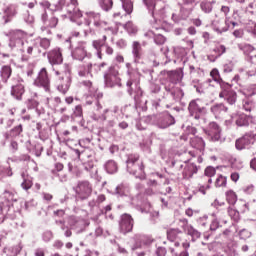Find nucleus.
<instances>
[{"label":"nucleus","mask_w":256,"mask_h":256,"mask_svg":"<svg viewBox=\"0 0 256 256\" xmlns=\"http://www.w3.org/2000/svg\"><path fill=\"white\" fill-rule=\"evenodd\" d=\"M27 33L23 30H16L11 34L9 47L14 51L16 57L22 61L27 62L33 55V49L39 45L42 49H49L51 47V40L47 38H38L33 45L29 44Z\"/></svg>","instance_id":"obj_1"},{"label":"nucleus","mask_w":256,"mask_h":256,"mask_svg":"<svg viewBox=\"0 0 256 256\" xmlns=\"http://www.w3.org/2000/svg\"><path fill=\"white\" fill-rule=\"evenodd\" d=\"M54 73L60 81L57 89L65 95L69 91V87H71V68L69 64L60 65L57 69H54Z\"/></svg>","instance_id":"obj_2"},{"label":"nucleus","mask_w":256,"mask_h":256,"mask_svg":"<svg viewBox=\"0 0 256 256\" xmlns=\"http://www.w3.org/2000/svg\"><path fill=\"white\" fill-rule=\"evenodd\" d=\"M79 2L77 0H70L66 6L63 7V1L59 2L56 5H50L51 11H61L65 10L68 13L71 21H77L83 17V13L79 10Z\"/></svg>","instance_id":"obj_3"},{"label":"nucleus","mask_w":256,"mask_h":256,"mask_svg":"<svg viewBox=\"0 0 256 256\" xmlns=\"http://www.w3.org/2000/svg\"><path fill=\"white\" fill-rule=\"evenodd\" d=\"M91 21H93L94 27L98 31H111L113 33V28L107 27V22L101 20V14L97 12H86L85 13V25L89 27L91 25Z\"/></svg>","instance_id":"obj_4"},{"label":"nucleus","mask_w":256,"mask_h":256,"mask_svg":"<svg viewBox=\"0 0 256 256\" xmlns=\"http://www.w3.org/2000/svg\"><path fill=\"white\" fill-rule=\"evenodd\" d=\"M216 173V170L212 166H208L204 171V176L200 178V182L198 184V191L202 193V195H206L207 191L211 189V183H213V177Z\"/></svg>","instance_id":"obj_5"},{"label":"nucleus","mask_w":256,"mask_h":256,"mask_svg":"<svg viewBox=\"0 0 256 256\" xmlns=\"http://www.w3.org/2000/svg\"><path fill=\"white\" fill-rule=\"evenodd\" d=\"M104 81L106 87H121V78L119 77V70L115 66H110L104 74Z\"/></svg>","instance_id":"obj_6"},{"label":"nucleus","mask_w":256,"mask_h":256,"mask_svg":"<svg viewBox=\"0 0 256 256\" xmlns=\"http://www.w3.org/2000/svg\"><path fill=\"white\" fill-rule=\"evenodd\" d=\"M137 161H139V155L130 154L126 161L127 171L130 172V174L132 175H137V173H139L140 177H143L145 175V172L143 171L144 169L143 164L141 165L135 164L137 163Z\"/></svg>","instance_id":"obj_7"},{"label":"nucleus","mask_w":256,"mask_h":256,"mask_svg":"<svg viewBox=\"0 0 256 256\" xmlns=\"http://www.w3.org/2000/svg\"><path fill=\"white\" fill-rule=\"evenodd\" d=\"M126 68H127V76H128V81L126 83L128 89V93L130 95H133V84L135 83V85H139V70L133 68V66H131V63H126Z\"/></svg>","instance_id":"obj_8"},{"label":"nucleus","mask_w":256,"mask_h":256,"mask_svg":"<svg viewBox=\"0 0 256 256\" xmlns=\"http://www.w3.org/2000/svg\"><path fill=\"white\" fill-rule=\"evenodd\" d=\"M256 142V130L247 132L243 137L236 140L235 147L238 151L247 149L250 145Z\"/></svg>","instance_id":"obj_9"},{"label":"nucleus","mask_w":256,"mask_h":256,"mask_svg":"<svg viewBox=\"0 0 256 256\" xmlns=\"http://www.w3.org/2000/svg\"><path fill=\"white\" fill-rule=\"evenodd\" d=\"M71 55L73 59H76L77 61H83L85 57H91V54L87 53V42H78L73 48Z\"/></svg>","instance_id":"obj_10"},{"label":"nucleus","mask_w":256,"mask_h":256,"mask_svg":"<svg viewBox=\"0 0 256 256\" xmlns=\"http://www.w3.org/2000/svg\"><path fill=\"white\" fill-rule=\"evenodd\" d=\"M4 197L7 199V201L0 203V211L2 215L13 217V212L15 211L13 209V204H11V201H13V193L5 191Z\"/></svg>","instance_id":"obj_11"},{"label":"nucleus","mask_w":256,"mask_h":256,"mask_svg":"<svg viewBox=\"0 0 256 256\" xmlns=\"http://www.w3.org/2000/svg\"><path fill=\"white\" fill-rule=\"evenodd\" d=\"M188 111L191 117H194L196 121H199V119H203V117L205 116V113H207V109H205V107L199 106V103H197V100H192L189 103Z\"/></svg>","instance_id":"obj_12"},{"label":"nucleus","mask_w":256,"mask_h":256,"mask_svg":"<svg viewBox=\"0 0 256 256\" xmlns=\"http://www.w3.org/2000/svg\"><path fill=\"white\" fill-rule=\"evenodd\" d=\"M34 85L36 87H42L45 91H50L51 82L49 81V76L47 75V69L42 68L38 74V77L34 80Z\"/></svg>","instance_id":"obj_13"},{"label":"nucleus","mask_w":256,"mask_h":256,"mask_svg":"<svg viewBox=\"0 0 256 256\" xmlns=\"http://www.w3.org/2000/svg\"><path fill=\"white\" fill-rule=\"evenodd\" d=\"M75 192L77 193L78 197H80V199H87L89 195L93 193V188L89 182L82 181L78 183Z\"/></svg>","instance_id":"obj_14"},{"label":"nucleus","mask_w":256,"mask_h":256,"mask_svg":"<svg viewBox=\"0 0 256 256\" xmlns=\"http://www.w3.org/2000/svg\"><path fill=\"white\" fill-rule=\"evenodd\" d=\"M120 231L125 235L133 231V217L129 214H123L119 223Z\"/></svg>","instance_id":"obj_15"},{"label":"nucleus","mask_w":256,"mask_h":256,"mask_svg":"<svg viewBox=\"0 0 256 256\" xmlns=\"http://www.w3.org/2000/svg\"><path fill=\"white\" fill-rule=\"evenodd\" d=\"M50 65H61L63 63V51L61 48H54L47 53Z\"/></svg>","instance_id":"obj_16"},{"label":"nucleus","mask_w":256,"mask_h":256,"mask_svg":"<svg viewBox=\"0 0 256 256\" xmlns=\"http://www.w3.org/2000/svg\"><path fill=\"white\" fill-rule=\"evenodd\" d=\"M232 121L236 123L238 127H248L250 123H253V117L246 114H233L231 116Z\"/></svg>","instance_id":"obj_17"},{"label":"nucleus","mask_w":256,"mask_h":256,"mask_svg":"<svg viewBox=\"0 0 256 256\" xmlns=\"http://www.w3.org/2000/svg\"><path fill=\"white\" fill-rule=\"evenodd\" d=\"M25 93V85L23 84V80H17L16 84L12 85L11 95L14 99L21 101L23 99V95Z\"/></svg>","instance_id":"obj_18"},{"label":"nucleus","mask_w":256,"mask_h":256,"mask_svg":"<svg viewBox=\"0 0 256 256\" xmlns=\"http://www.w3.org/2000/svg\"><path fill=\"white\" fill-rule=\"evenodd\" d=\"M207 134L212 141H219L221 139V127L215 122H211L208 127Z\"/></svg>","instance_id":"obj_19"},{"label":"nucleus","mask_w":256,"mask_h":256,"mask_svg":"<svg viewBox=\"0 0 256 256\" xmlns=\"http://www.w3.org/2000/svg\"><path fill=\"white\" fill-rule=\"evenodd\" d=\"M159 129H167V127H171V125H175V118L169 114L160 116L156 123Z\"/></svg>","instance_id":"obj_20"},{"label":"nucleus","mask_w":256,"mask_h":256,"mask_svg":"<svg viewBox=\"0 0 256 256\" xmlns=\"http://www.w3.org/2000/svg\"><path fill=\"white\" fill-rule=\"evenodd\" d=\"M103 106L101 103L97 102L96 103V111L92 115V119L94 121H107V113H109V109H104L103 111Z\"/></svg>","instance_id":"obj_21"},{"label":"nucleus","mask_w":256,"mask_h":256,"mask_svg":"<svg viewBox=\"0 0 256 256\" xmlns=\"http://www.w3.org/2000/svg\"><path fill=\"white\" fill-rule=\"evenodd\" d=\"M219 97L225 99L229 105H234L237 101V93L233 90L224 89L220 92Z\"/></svg>","instance_id":"obj_22"},{"label":"nucleus","mask_w":256,"mask_h":256,"mask_svg":"<svg viewBox=\"0 0 256 256\" xmlns=\"http://www.w3.org/2000/svg\"><path fill=\"white\" fill-rule=\"evenodd\" d=\"M143 48L141 47V43L138 41L132 42V55L134 63H139L141 61V57H143Z\"/></svg>","instance_id":"obj_23"},{"label":"nucleus","mask_w":256,"mask_h":256,"mask_svg":"<svg viewBox=\"0 0 256 256\" xmlns=\"http://www.w3.org/2000/svg\"><path fill=\"white\" fill-rule=\"evenodd\" d=\"M106 42H107V35H104L102 39L94 40L92 42V47L96 50L98 59H103V53L101 48L105 46Z\"/></svg>","instance_id":"obj_24"},{"label":"nucleus","mask_w":256,"mask_h":256,"mask_svg":"<svg viewBox=\"0 0 256 256\" xmlns=\"http://www.w3.org/2000/svg\"><path fill=\"white\" fill-rule=\"evenodd\" d=\"M212 27L214 31H216L217 33H225L229 31L227 28V25L225 24V20L223 18H216L212 22Z\"/></svg>","instance_id":"obj_25"},{"label":"nucleus","mask_w":256,"mask_h":256,"mask_svg":"<svg viewBox=\"0 0 256 256\" xmlns=\"http://www.w3.org/2000/svg\"><path fill=\"white\" fill-rule=\"evenodd\" d=\"M68 223L71 229H77L78 231H83V228L85 227V221L75 216H71L68 219Z\"/></svg>","instance_id":"obj_26"},{"label":"nucleus","mask_w":256,"mask_h":256,"mask_svg":"<svg viewBox=\"0 0 256 256\" xmlns=\"http://www.w3.org/2000/svg\"><path fill=\"white\" fill-rule=\"evenodd\" d=\"M197 171H199V168L197 167V165L193 163L187 164L183 171L184 179H191L193 175L197 174Z\"/></svg>","instance_id":"obj_27"},{"label":"nucleus","mask_w":256,"mask_h":256,"mask_svg":"<svg viewBox=\"0 0 256 256\" xmlns=\"http://www.w3.org/2000/svg\"><path fill=\"white\" fill-rule=\"evenodd\" d=\"M147 9L151 11V15L155 23H161V20H158L157 14L155 13V7L157 6V0H143Z\"/></svg>","instance_id":"obj_28"},{"label":"nucleus","mask_w":256,"mask_h":256,"mask_svg":"<svg viewBox=\"0 0 256 256\" xmlns=\"http://www.w3.org/2000/svg\"><path fill=\"white\" fill-rule=\"evenodd\" d=\"M226 51H227V48L225 47V45H222V44L216 45L215 48L213 49V53H215V55L208 56L209 61H215L216 59H219V57H221V55L226 53Z\"/></svg>","instance_id":"obj_29"},{"label":"nucleus","mask_w":256,"mask_h":256,"mask_svg":"<svg viewBox=\"0 0 256 256\" xmlns=\"http://www.w3.org/2000/svg\"><path fill=\"white\" fill-rule=\"evenodd\" d=\"M211 113L217 118L221 117V115H225L227 113V107L224 104H215L211 107Z\"/></svg>","instance_id":"obj_30"},{"label":"nucleus","mask_w":256,"mask_h":256,"mask_svg":"<svg viewBox=\"0 0 256 256\" xmlns=\"http://www.w3.org/2000/svg\"><path fill=\"white\" fill-rule=\"evenodd\" d=\"M21 177L23 179V182L21 183L22 189H24L25 191H29V189L33 187V180H31V178L29 177V175H27L26 172H22Z\"/></svg>","instance_id":"obj_31"},{"label":"nucleus","mask_w":256,"mask_h":256,"mask_svg":"<svg viewBox=\"0 0 256 256\" xmlns=\"http://www.w3.org/2000/svg\"><path fill=\"white\" fill-rule=\"evenodd\" d=\"M190 144L192 147H194V149H199V151L205 149V141H203V138L199 136H194L191 138Z\"/></svg>","instance_id":"obj_32"},{"label":"nucleus","mask_w":256,"mask_h":256,"mask_svg":"<svg viewBox=\"0 0 256 256\" xmlns=\"http://www.w3.org/2000/svg\"><path fill=\"white\" fill-rule=\"evenodd\" d=\"M212 221L210 224V231H217L221 227V222L219 221V216L215 213H212ZM222 223H227V220H223Z\"/></svg>","instance_id":"obj_33"},{"label":"nucleus","mask_w":256,"mask_h":256,"mask_svg":"<svg viewBox=\"0 0 256 256\" xmlns=\"http://www.w3.org/2000/svg\"><path fill=\"white\" fill-rule=\"evenodd\" d=\"M104 169H106L107 173L113 175V173H117L118 167L117 163L113 160H109L105 163Z\"/></svg>","instance_id":"obj_34"},{"label":"nucleus","mask_w":256,"mask_h":256,"mask_svg":"<svg viewBox=\"0 0 256 256\" xmlns=\"http://www.w3.org/2000/svg\"><path fill=\"white\" fill-rule=\"evenodd\" d=\"M179 235H183V232L179 228H172L167 231V238L169 241H175Z\"/></svg>","instance_id":"obj_35"},{"label":"nucleus","mask_w":256,"mask_h":256,"mask_svg":"<svg viewBox=\"0 0 256 256\" xmlns=\"http://www.w3.org/2000/svg\"><path fill=\"white\" fill-rule=\"evenodd\" d=\"M5 17L11 18L17 15V6L15 4H10L4 9Z\"/></svg>","instance_id":"obj_36"},{"label":"nucleus","mask_w":256,"mask_h":256,"mask_svg":"<svg viewBox=\"0 0 256 256\" xmlns=\"http://www.w3.org/2000/svg\"><path fill=\"white\" fill-rule=\"evenodd\" d=\"M21 249V245H17L11 248H4L3 253H6V255L8 256H16L19 255V253H21Z\"/></svg>","instance_id":"obj_37"},{"label":"nucleus","mask_w":256,"mask_h":256,"mask_svg":"<svg viewBox=\"0 0 256 256\" xmlns=\"http://www.w3.org/2000/svg\"><path fill=\"white\" fill-rule=\"evenodd\" d=\"M184 233H187V235H190L192 237V240L195 241V239H199L201 237V232H198L197 229L193 228V226H189L187 229L184 230Z\"/></svg>","instance_id":"obj_38"},{"label":"nucleus","mask_w":256,"mask_h":256,"mask_svg":"<svg viewBox=\"0 0 256 256\" xmlns=\"http://www.w3.org/2000/svg\"><path fill=\"white\" fill-rule=\"evenodd\" d=\"M120 1L127 15H131L133 13V2L131 0H120Z\"/></svg>","instance_id":"obj_39"},{"label":"nucleus","mask_w":256,"mask_h":256,"mask_svg":"<svg viewBox=\"0 0 256 256\" xmlns=\"http://www.w3.org/2000/svg\"><path fill=\"white\" fill-rule=\"evenodd\" d=\"M11 66H3L1 69V77L3 79V81L5 83H7V79H9V77H11Z\"/></svg>","instance_id":"obj_40"},{"label":"nucleus","mask_w":256,"mask_h":256,"mask_svg":"<svg viewBox=\"0 0 256 256\" xmlns=\"http://www.w3.org/2000/svg\"><path fill=\"white\" fill-rule=\"evenodd\" d=\"M99 5L103 11H110L113 8V0H99Z\"/></svg>","instance_id":"obj_41"},{"label":"nucleus","mask_w":256,"mask_h":256,"mask_svg":"<svg viewBox=\"0 0 256 256\" xmlns=\"http://www.w3.org/2000/svg\"><path fill=\"white\" fill-rule=\"evenodd\" d=\"M0 177H13V171L11 167L0 166Z\"/></svg>","instance_id":"obj_42"},{"label":"nucleus","mask_w":256,"mask_h":256,"mask_svg":"<svg viewBox=\"0 0 256 256\" xmlns=\"http://www.w3.org/2000/svg\"><path fill=\"white\" fill-rule=\"evenodd\" d=\"M56 225H58V227H60L62 231H64L65 237H71V235H73L71 230H69V228H67V226L65 225V222L59 220V221H56Z\"/></svg>","instance_id":"obj_43"},{"label":"nucleus","mask_w":256,"mask_h":256,"mask_svg":"<svg viewBox=\"0 0 256 256\" xmlns=\"http://www.w3.org/2000/svg\"><path fill=\"white\" fill-rule=\"evenodd\" d=\"M226 200L228 201L229 205H235L237 203V194L233 191H228L226 193Z\"/></svg>","instance_id":"obj_44"},{"label":"nucleus","mask_w":256,"mask_h":256,"mask_svg":"<svg viewBox=\"0 0 256 256\" xmlns=\"http://www.w3.org/2000/svg\"><path fill=\"white\" fill-rule=\"evenodd\" d=\"M129 193V188L126 185H119L116 187V195L123 197V195H127Z\"/></svg>","instance_id":"obj_45"},{"label":"nucleus","mask_w":256,"mask_h":256,"mask_svg":"<svg viewBox=\"0 0 256 256\" xmlns=\"http://www.w3.org/2000/svg\"><path fill=\"white\" fill-rule=\"evenodd\" d=\"M23 133V125L19 124L10 131V137H19Z\"/></svg>","instance_id":"obj_46"},{"label":"nucleus","mask_w":256,"mask_h":256,"mask_svg":"<svg viewBox=\"0 0 256 256\" xmlns=\"http://www.w3.org/2000/svg\"><path fill=\"white\" fill-rule=\"evenodd\" d=\"M200 7L204 13H211L213 11V4L211 2H201Z\"/></svg>","instance_id":"obj_47"},{"label":"nucleus","mask_w":256,"mask_h":256,"mask_svg":"<svg viewBox=\"0 0 256 256\" xmlns=\"http://www.w3.org/2000/svg\"><path fill=\"white\" fill-rule=\"evenodd\" d=\"M227 185V177L219 175L215 181V187H225Z\"/></svg>","instance_id":"obj_48"},{"label":"nucleus","mask_w":256,"mask_h":256,"mask_svg":"<svg viewBox=\"0 0 256 256\" xmlns=\"http://www.w3.org/2000/svg\"><path fill=\"white\" fill-rule=\"evenodd\" d=\"M212 79L221 85L223 83V79H221V75H219V70L213 69L210 73Z\"/></svg>","instance_id":"obj_49"},{"label":"nucleus","mask_w":256,"mask_h":256,"mask_svg":"<svg viewBox=\"0 0 256 256\" xmlns=\"http://www.w3.org/2000/svg\"><path fill=\"white\" fill-rule=\"evenodd\" d=\"M228 215L233 219L234 221H239V211L234 209L233 207L228 208Z\"/></svg>","instance_id":"obj_50"},{"label":"nucleus","mask_w":256,"mask_h":256,"mask_svg":"<svg viewBox=\"0 0 256 256\" xmlns=\"http://www.w3.org/2000/svg\"><path fill=\"white\" fill-rule=\"evenodd\" d=\"M242 107H243L244 111L250 112L253 109V101H251L249 99L243 100Z\"/></svg>","instance_id":"obj_51"},{"label":"nucleus","mask_w":256,"mask_h":256,"mask_svg":"<svg viewBox=\"0 0 256 256\" xmlns=\"http://www.w3.org/2000/svg\"><path fill=\"white\" fill-rule=\"evenodd\" d=\"M224 23L226 24L227 29H235L237 27V22L231 20V18L227 17L224 20Z\"/></svg>","instance_id":"obj_52"},{"label":"nucleus","mask_w":256,"mask_h":256,"mask_svg":"<svg viewBox=\"0 0 256 256\" xmlns=\"http://www.w3.org/2000/svg\"><path fill=\"white\" fill-rule=\"evenodd\" d=\"M42 239H43V241H45V243H49V241H51V239H53V232L51 230H46L42 234Z\"/></svg>","instance_id":"obj_53"},{"label":"nucleus","mask_w":256,"mask_h":256,"mask_svg":"<svg viewBox=\"0 0 256 256\" xmlns=\"http://www.w3.org/2000/svg\"><path fill=\"white\" fill-rule=\"evenodd\" d=\"M27 107L28 109H37V107H39V102L35 99H28Z\"/></svg>","instance_id":"obj_54"},{"label":"nucleus","mask_w":256,"mask_h":256,"mask_svg":"<svg viewBox=\"0 0 256 256\" xmlns=\"http://www.w3.org/2000/svg\"><path fill=\"white\" fill-rule=\"evenodd\" d=\"M48 103H54V108L59 109V106L61 105V98L59 97H54L51 99H47Z\"/></svg>","instance_id":"obj_55"},{"label":"nucleus","mask_w":256,"mask_h":256,"mask_svg":"<svg viewBox=\"0 0 256 256\" xmlns=\"http://www.w3.org/2000/svg\"><path fill=\"white\" fill-rule=\"evenodd\" d=\"M239 237L240 239H249V237H251V232L247 229H242L239 232Z\"/></svg>","instance_id":"obj_56"},{"label":"nucleus","mask_w":256,"mask_h":256,"mask_svg":"<svg viewBox=\"0 0 256 256\" xmlns=\"http://www.w3.org/2000/svg\"><path fill=\"white\" fill-rule=\"evenodd\" d=\"M125 29L128 33H137V27L131 22L126 23Z\"/></svg>","instance_id":"obj_57"},{"label":"nucleus","mask_w":256,"mask_h":256,"mask_svg":"<svg viewBox=\"0 0 256 256\" xmlns=\"http://www.w3.org/2000/svg\"><path fill=\"white\" fill-rule=\"evenodd\" d=\"M154 43H156V45H163V43H165V36L158 34L154 37Z\"/></svg>","instance_id":"obj_58"},{"label":"nucleus","mask_w":256,"mask_h":256,"mask_svg":"<svg viewBox=\"0 0 256 256\" xmlns=\"http://www.w3.org/2000/svg\"><path fill=\"white\" fill-rule=\"evenodd\" d=\"M74 115H75V117H82L83 116V108L81 107V105H78V106L75 107Z\"/></svg>","instance_id":"obj_59"},{"label":"nucleus","mask_w":256,"mask_h":256,"mask_svg":"<svg viewBox=\"0 0 256 256\" xmlns=\"http://www.w3.org/2000/svg\"><path fill=\"white\" fill-rule=\"evenodd\" d=\"M180 221V225L182 227V229L185 231L188 227H190L191 225H189V221L185 218H182L179 220Z\"/></svg>","instance_id":"obj_60"},{"label":"nucleus","mask_w":256,"mask_h":256,"mask_svg":"<svg viewBox=\"0 0 256 256\" xmlns=\"http://www.w3.org/2000/svg\"><path fill=\"white\" fill-rule=\"evenodd\" d=\"M253 191H255V186L253 185H248L244 188V193H246L247 195H251Z\"/></svg>","instance_id":"obj_61"},{"label":"nucleus","mask_w":256,"mask_h":256,"mask_svg":"<svg viewBox=\"0 0 256 256\" xmlns=\"http://www.w3.org/2000/svg\"><path fill=\"white\" fill-rule=\"evenodd\" d=\"M167 253V250H165L164 247H158L156 250V255L157 256H165Z\"/></svg>","instance_id":"obj_62"},{"label":"nucleus","mask_w":256,"mask_h":256,"mask_svg":"<svg viewBox=\"0 0 256 256\" xmlns=\"http://www.w3.org/2000/svg\"><path fill=\"white\" fill-rule=\"evenodd\" d=\"M104 47H105L106 55H113L114 50H113V48L111 46H109V44L105 43Z\"/></svg>","instance_id":"obj_63"},{"label":"nucleus","mask_w":256,"mask_h":256,"mask_svg":"<svg viewBox=\"0 0 256 256\" xmlns=\"http://www.w3.org/2000/svg\"><path fill=\"white\" fill-rule=\"evenodd\" d=\"M255 48H253V46H251L250 44H245L243 46V51L244 53H251L252 51H254Z\"/></svg>","instance_id":"obj_64"}]
</instances>
